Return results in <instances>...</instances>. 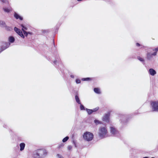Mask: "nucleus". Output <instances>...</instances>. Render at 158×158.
I'll return each mask as SVG.
<instances>
[{
  "label": "nucleus",
  "instance_id": "obj_1",
  "mask_svg": "<svg viewBox=\"0 0 158 158\" xmlns=\"http://www.w3.org/2000/svg\"><path fill=\"white\" fill-rule=\"evenodd\" d=\"M47 154L46 151L44 149H39L35 151L33 153L34 158H43Z\"/></svg>",
  "mask_w": 158,
  "mask_h": 158
},
{
  "label": "nucleus",
  "instance_id": "obj_2",
  "mask_svg": "<svg viewBox=\"0 0 158 158\" xmlns=\"http://www.w3.org/2000/svg\"><path fill=\"white\" fill-rule=\"evenodd\" d=\"M108 131L106 127H101L98 132V135L100 139H103L107 137Z\"/></svg>",
  "mask_w": 158,
  "mask_h": 158
},
{
  "label": "nucleus",
  "instance_id": "obj_3",
  "mask_svg": "<svg viewBox=\"0 0 158 158\" xmlns=\"http://www.w3.org/2000/svg\"><path fill=\"white\" fill-rule=\"evenodd\" d=\"M83 138L84 140L87 141H89L93 139L94 135L92 133L87 131L84 134Z\"/></svg>",
  "mask_w": 158,
  "mask_h": 158
},
{
  "label": "nucleus",
  "instance_id": "obj_4",
  "mask_svg": "<svg viewBox=\"0 0 158 158\" xmlns=\"http://www.w3.org/2000/svg\"><path fill=\"white\" fill-rule=\"evenodd\" d=\"M153 111H158V102L152 101L151 103Z\"/></svg>",
  "mask_w": 158,
  "mask_h": 158
},
{
  "label": "nucleus",
  "instance_id": "obj_5",
  "mask_svg": "<svg viewBox=\"0 0 158 158\" xmlns=\"http://www.w3.org/2000/svg\"><path fill=\"white\" fill-rule=\"evenodd\" d=\"M110 112H108L107 114H105L102 119L103 121L108 123L109 122V117L110 115Z\"/></svg>",
  "mask_w": 158,
  "mask_h": 158
},
{
  "label": "nucleus",
  "instance_id": "obj_6",
  "mask_svg": "<svg viewBox=\"0 0 158 158\" xmlns=\"http://www.w3.org/2000/svg\"><path fill=\"white\" fill-rule=\"evenodd\" d=\"M14 30L21 37L23 38H24V36L23 34V33L21 31L20 29H19L16 27H15L14 28Z\"/></svg>",
  "mask_w": 158,
  "mask_h": 158
},
{
  "label": "nucleus",
  "instance_id": "obj_7",
  "mask_svg": "<svg viewBox=\"0 0 158 158\" xmlns=\"http://www.w3.org/2000/svg\"><path fill=\"white\" fill-rule=\"evenodd\" d=\"M110 132L112 135H115L118 133V131L116 128L114 127H110Z\"/></svg>",
  "mask_w": 158,
  "mask_h": 158
},
{
  "label": "nucleus",
  "instance_id": "obj_8",
  "mask_svg": "<svg viewBox=\"0 0 158 158\" xmlns=\"http://www.w3.org/2000/svg\"><path fill=\"white\" fill-rule=\"evenodd\" d=\"M156 52H154L153 54H151L150 53H148L147 56V59L148 60H151L153 57V56L156 55Z\"/></svg>",
  "mask_w": 158,
  "mask_h": 158
},
{
  "label": "nucleus",
  "instance_id": "obj_9",
  "mask_svg": "<svg viewBox=\"0 0 158 158\" xmlns=\"http://www.w3.org/2000/svg\"><path fill=\"white\" fill-rule=\"evenodd\" d=\"M149 74L152 75H154L156 73V71L153 69H149Z\"/></svg>",
  "mask_w": 158,
  "mask_h": 158
},
{
  "label": "nucleus",
  "instance_id": "obj_10",
  "mask_svg": "<svg viewBox=\"0 0 158 158\" xmlns=\"http://www.w3.org/2000/svg\"><path fill=\"white\" fill-rule=\"evenodd\" d=\"M14 17L15 18L17 19H19L21 20H23V18L19 16V15L17 14L16 13H15L14 15Z\"/></svg>",
  "mask_w": 158,
  "mask_h": 158
},
{
  "label": "nucleus",
  "instance_id": "obj_11",
  "mask_svg": "<svg viewBox=\"0 0 158 158\" xmlns=\"http://www.w3.org/2000/svg\"><path fill=\"white\" fill-rule=\"evenodd\" d=\"M25 146V144L24 143H21L20 144V150L22 151L23 150V149L24 148Z\"/></svg>",
  "mask_w": 158,
  "mask_h": 158
},
{
  "label": "nucleus",
  "instance_id": "obj_12",
  "mask_svg": "<svg viewBox=\"0 0 158 158\" xmlns=\"http://www.w3.org/2000/svg\"><path fill=\"white\" fill-rule=\"evenodd\" d=\"M75 99L76 100V102L78 104H81V102L80 100V99L78 97V96L77 95H76L75 96Z\"/></svg>",
  "mask_w": 158,
  "mask_h": 158
},
{
  "label": "nucleus",
  "instance_id": "obj_13",
  "mask_svg": "<svg viewBox=\"0 0 158 158\" xmlns=\"http://www.w3.org/2000/svg\"><path fill=\"white\" fill-rule=\"evenodd\" d=\"M94 91L96 93L99 94L100 93V89L97 88H95L94 89Z\"/></svg>",
  "mask_w": 158,
  "mask_h": 158
},
{
  "label": "nucleus",
  "instance_id": "obj_14",
  "mask_svg": "<svg viewBox=\"0 0 158 158\" xmlns=\"http://www.w3.org/2000/svg\"><path fill=\"white\" fill-rule=\"evenodd\" d=\"M9 41L10 43H13L15 41V39L12 36H10L9 38Z\"/></svg>",
  "mask_w": 158,
  "mask_h": 158
},
{
  "label": "nucleus",
  "instance_id": "obj_15",
  "mask_svg": "<svg viewBox=\"0 0 158 158\" xmlns=\"http://www.w3.org/2000/svg\"><path fill=\"white\" fill-rule=\"evenodd\" d=\"M3 10L4 11L6 12H9L10 11L12 10V9L10 8L9 9L8 8H3Z\"/></svg>",
  "mask_w": 158,
  "mask_h": 158
},
{
  "label": "nucleus",
  "instance_id": "obj_16",
  "mask_svg": "<svg viewBox=\"0 0 158 158\" xmlns=\"http://www.w3.org/2000/svg\"><path fill=\"white\" fill-rule=\"evenodd\" d=\"M92 80V78L87 77L86 78H83L82 79V80L83 81H91Z\"/></svg>",
  "mask_w": 158,
  "mask_h": 158
},
{
  "label": "nucleus",
  "instance_id": "obj_17",
  "mask_svg": "<svg viewBox=\"0 0 158 158\" xmlns=\"http://www.w3.org/2000/svg\"><path fill=\"white\" fill-rule=\"evenodd\" d=\"M21 26L22 27V30L23 31L25 30H27V27L26 26H24L23 24H22L21 25Z\"/></svg>",
  "mask_w": 158,
  "mask_h": 158
},
{
  "label": "nucleus",
  "instance_id": "obj_18",
  "mask_svg": "<svg viewBox=\"0 0 158 158\" xmlns=\"http://www.w3.org/2000/svg\"><path fill=\"white\" fill-rule=\"evenodd\" d=\"M86 110L89 114H90L93 113V111H92V110L86 109Z\"/></svg>",
  "mask_w": 158,
  "mask_h": 158
},
{
  "label": "nucleus",
  "instance_id": "obj_19",
  "mask_svg": "<svg viewBox=\"0 0 158 158\" xmlns=\"http://www.w3.org/2000/svg\"><path fill=\"white\" fill-rule=\"evenodd\" d=\"M0 26H6V24L4 22L2 21H0Z\"/></svg>",
  "mask_w": 158,
  "mask_h": 158
},
{
  "label": "nucleus",
  "instance_id": "obj_20",
  "mask_svg": "<svg viewBox=\"0 0 158 158\" xmlns=\"http://www.w3.org/2000/svg\"><path fill=\"white\" fill-rule=\"evenodd\" d=\"M69 139V137L66 136L62 140V141L63 142H65L68 140Z\"/></svg>",
  "mask_w": 158,
  "mask_h": 158
},
{
  "label": "nucleus",
  "instance_id": "obj_21",
  "mask_svg": "<svg viewBox=\"0 0 158 158\" xmlns=\"http://www.w3.org/2000/svg\"><path fill=\"white\" fill-rule=\"evenodd\" d=\"M99 109V108L98 107L93 109L92 110V111H93V112H95L97 111V110H98Z\"/></svg>",
  "mask_w": 158,
  "mask_h": 158
},
{
  "label": "nucleus",
  "instance_id": "obj_22",
  "mask_svg": "<svg viewBox=\"0 0 158 158\" xmlns=\"http://www.w3.org/2000/svg\"><path fill=\"white\" fill-rule=\"evenodd\" d=\"M80 106V109L81 110H85V107L81 103Z\"/></svg>",
  "mask_w": 158,
  "mask_h": 158
},
{
  "label": "nucleus",
  "instance_id": "obj_23",
  "mask_svg": "<svg viewBox=\"0 0 158 158\" xmlns=\"http://www.w3.org/2000/svg\"><path fill=\"white\" fill-rule=\"evenodd\" d=\"M137 59L143 62L144 61L143 59L140 56H138Z\"/></svg>",
  "mask_w": 158,
  "mask_h": 158
},
{
  "label": "nucleus",
  "instance_id": "obj_24",
  "mask_svg": "<svg viewBox=\"0 0 158 158\" xmlns=\"http://www.w3.org/2000/svg\"><path fill=\"white\" fill-rule=\"evenodd\" d=\"M76 82L77 83V84H79L81 83V81L79 79H77L76 80Z\"/></svg>",
  "mask_w": 158,
  "mask_h": 158
},
{
  "label": "nucleus",
  "instance_id": "obj_25",
  "mask_svg": "<svg viewBox=\"0 0 158 158\" xmlns=\"http://www.w3.org/2000/svg\"><path fill=\"white\" fill-rule=\"evenodd\" d=\"M23 32L24 33V35L25 36H27V35H28V33H27V32H26L25 31H23Z\"/></svg>",
  "mask_w": 158,
  "mask_h": 158
},
{
  "label": "nucleus",
  "instance_id": "obj_26",
  "mask_svg": "<svg viewBox=\"0 0 158 158\" xmlns=\"http://www.w3.org/2000/svg\"><path fill=\"white\" fill-rule=\"evenodd\" d=\"M64 145L62 143H61L60 145H59L58 147V148H60L62 147H63V146Z\"/></svg>",
  "mask_w": 158,
  "mask_h": 158
},
{
  "label": "nucleus",
  "instance_id": "obj_27",
  "mask_svg": "<svg viewBox=\"0 0 158 158\" xmlns=\"http://www.w3.org/2000/svg\"><path fill=\"white\" fill-rule=\"evenodd\" d=\"M57 156L58 157V158H63L62 156L60 155V154H57Z\"/></svg>",
  "mask_w": 158,
  "mask_h": 158
},
{
  "label": "nucleus",
  "instance_id": "obj_28",
  "mask_svg": "<svg viewBox=\"0 0 158 158\" xmlns=\"http://www.w3.org/2000/svg\"><path fill=\"white\" fill-rule=\"evenodd\" d=\"M136 45L137 47H140L141 46L140 44L139 43H136Z\"/></svg>",
  "mask_w": 158,
  "mask_h": 158
},
{
  "label": "nucleus",
  "instance_id": "obj_29",
  "mask_svg": "<svg viewBox=\"0 0 158 158\" xmlns=\"http://www.w3.org/2000/svg\"><path fill=\"white\" fill-rule=\"evenodd\" d=\"M94 122L95 123H99V121L98 120H94Z\"/></svg>",
  "mask_w": 158,
  "mask_h": 158
},
{
  "label": "nucleus",
  "instance_id": "obj_30",
  "mask_svg": "<svg viewBox=\"0 0 158 158\" xmlns=\"http://www.w3.org/2000/svg\"><path fill=\"white\" fill-rule=\"evenodd\" d=\"M7 0H1V1L3 2H6Z\"/></svg>",
  "mask_w": 158,
  "mask_h": 158
},
{
  "label": "nucleus",
  "instance_id": "obj_31",
  "mask_svg": "<svg viewBox=\"0 0 158 158\" xmlns=\"http://www.w3.org/2000/svg\"><path fill=\"white\" fill-rule=\"evenodd\" d=\"M155 50L156 51H156H158V47L155 48Z\"/></svg>",
  "mask_w": 158,
  "mask_h": 158
},
{
  "label": "nucleus",
  "instance_id": "obj_32",
  "mask_svg": "<svg viewBox=\"0 0 158 158\" xmlns=\"http://www.w3.org/2000/svg\"><path fill=\"white\" fill-rule=\"evenodd\" d=\"M28 33V34H32V33L31 32H27Z\"/></svg>",
  "mask_w": 158,
  "mask_h": 158
},
{
  "label": "nucleus",
  "instance_id": "obj_33",
  "mask_svg": "<svg viewBox=\"0 0 158 158\" xmlns=\"http://www.w3.org/2000/svg\"><path fill=\"white\" fill-rule=\"evenodd\" d=\"M56 62V61H54L53 62L54 63H55Z\"/></svg>",
  "mask_w": 158,
  "mask_h": 158
},
{
  "label": "nucleus",
  "instance_id": "obj_34",
  "mask_svg": "<svg viewBox=\"0 0 158 158\" xmlns=\"http://www.w3.org/2000/svg\"><path fill=\"white\" fill-rule=\"evenodd\" d=\"M143 158H148L147 157H143Z\"/></svg>",
  "mask_w": 158,
  "mask_h": 158
},
{
  "label": "nucleus",
  "instance_id": "obj_35",
  "mask_svg": "<svg viewBox=\"0 0 158 158\" xmlns=\"http://www.w3.org/2000/svg\"><path fill=\"white\" fill-rule=\"evenodd\" d=\"M154 158V157H152V158Z\"/></svg>",
  "mask_w": 158,
  "mask_h": 158
}]
</instances>
